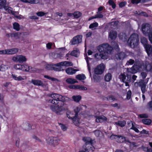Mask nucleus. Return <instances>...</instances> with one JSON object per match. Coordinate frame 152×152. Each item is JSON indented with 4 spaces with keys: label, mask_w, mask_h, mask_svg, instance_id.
<instances>
[{
    "label": "nucleus",
    "mask_w": 152,
    "mask_h": 152,
    "mask_svg": "<svg viewBox=\"0 0 152 152\" xmlns=\"http://www.w3.org/2000/svg\"><path fill=\"white\" fill-rule=\"evenodd\" d=\"M31 83L34 85L38 86H43L44 84L43 82L41 80H34L32 79L31 80Z\"/></svg>",
    "instance_id": "obj_13"
},
{
    "label": "nucleus",
    "mask_w": 152,
    "mask_h": 152,
    "mask_svg": "<svg viewBox=\"0 0 152 152\" xmlns=\"http://www.w3.org/2000/svg\"><path fill=\"white\" fill-rule=\"evenodd\" d=\"M66 82L69 84H74L75 83L77 82L75 79L72 78H67Z\"/></svg>",
    "instance_id": "obj_25"
},
{
    "label": "nucleus",
    "mask_w": 152,
    "mask_h": 152,
    "mask_svg": "<svg viewBox=\"0 0 152 152\" xmlns=\"http://www.w3.org/2000/svg\"><path fill=\"white\" fill-rule=\"evenodd\" d=\"M37 71L36 69L34 67H29V70L28 71L31 72H36Z\"/></svg>",
    "instance_id": "obj_53"
},
{
    "label": "nucleus",
    "mask_w": 152,
    "mask_h": 152,
    "mask_svg": "<svg viewBox=\"0 0 152 152\" xmlns=\"http://www.w3.org/2000/svg\"><path fill=\"white\" fill-rule=\"evenodd\" d=\"M105 66L103 64L98 65L94 69L95 73L97 75L102 74L104 72Z\"/></svg>",
    "instance_id": "obj_8"
},
{
    "label": "nucleus",
    "mask_w": 152,
    "mask_h": 152,
    "mask_svg": "<svg viewBox=\"0 0 152 152\" xmlns=\"http://www.w3.org/2000/svg\"><path fill=\"white\" fill-rule=\"evenodd\" d=\"M144 48L148 56H152V45H148Z\"/></svg>",
    "instance_id": "obj_14"
},
{
    "label": "nucleus",
    "mask_w": 152,
    "mask_h": 152,
    "mask_svg": "<svg viewBox=\"0 0 152 152\" xmlns=\"http://www.w3.org/2000/svg\"><path fill=\"white\" fill-rule=\"evenodd\" d=\"M104 99L105 100L106 99L107 100L111 102H112L115 100V98L114 96L112 95H109L107 97H105Z\"/></svg>",
    "instance_id": "obj_28"
},
{
    "label": "nucleus",
    "mask_w": 152,
    "mask_h": 152,
    "mask_svg": "<svg viewBox=\"0 0 152 152\" xmlns=\"http://www.w3.org/2000/svg\"><path fill=\"white\" fill-rule=\"evenodd\" d=\"M132 95L131 91L130 90H129L127 92L126 95V98L127 99H129L131 97Z\"/></svg>",
    "instance_id": "obj_49"
},
{
    "label": "nucleus",
    "mask_w": 152,
    "mask_h": 152,
    "mask_svg": "<svg viewBox=\"0 0 152 152\" xmlns=\"http://www.w3.org/2000/svg\"><path fill=\"white\" fill-rule=\"evenodd\" d=\"M117 35V33L116 31H111L109 34V37L112 40L115 39Z\"/></svg>",
    "instance_id": "obj_21"
},
{
    "label": "nucleus",
    "mask_w": 152,
    "mask_h": 152,
    "mask_svg": "<svg viewBox=\"0 0 152 152\" xmlns=\"http://www.w3.org/2000/svg\"><path fill=\"white\" fill-rule=\"evenodd\" d=\"M126 1L121 2L119 4V6L121 7H124L126 4Z\"/></svg>",
    "instance_id": "obj_51"
},
{
    "label": "nucleus",
    "mask_w": 152,
    "mask_h": 152,
    "mask_svg": "<svg viewBox=\"0 0 152 152\" xmlns=\"http://www.w3.org/2000/svg\"><path fill=\"white\" fill-rule=\"evenodd\" d=\"M27 58L26 57L22 55H18V62L20 63H22L26 62Z\"/></svg>",
    "instance_id": "obj_22"
},
{
    "label": "nucleus",
    "mask_w": 152,
    "mask_h": 152,
    "mask_svg": "<svg viewBox=\"0 0 152 152\" xmlns=\"http://www.w3.org/2000/svg\"><path fill=\"white\" fill-rule=\"evenodd\" d=\"M115 57L117 59L121 60L126 57V54L123 52H120L115 55Z\"/></svg>",
    "instance_id": "obj_16"
},
{
    "label": "nucleus",
    "mask_w": 152,
    "mask_h": 152,
    "mask_svg": "<svg viewBox=\"0 0 152 152\" xmlns=\"http://www.w3.org/2000/svg\"><path fill=\"white\" fill-rule=\"evenodd\" d=\"M22 65L16 64L14 66V68L16 69L21 70Z\"/></svg>",
    "instance_id": "obj_50"
},
{
    "label": "nucleus",
    "mask_w": 152,
    "mask_h": 152,
    "mask_svg": "<svg viewBox=\"0 0 152 152\" xmlns=\"http://www.w3.org/2000/svg\"><path fill=\"white\" fill-rule=\"evenodd\" d=\"M139 86L141 87V89L143 94L145 93L146 91V85L143 81L139 82Z\"/></svg>",
    "instance_id": "obj_19"
},
{
    "label": "nucleus",
    "mask_w": 152,
    "mask_h": 152,
    "mask_svg": "<svg viewBox=\"0 0 152 152\" xmlns=\"http://www.w3.org/2000/svg\"><path fill=\"white\" fill-rule=\"evenodd\" d=\"M148 65L146 64H144L143 62L138 61L135 62L132 67L128 69V72L132 74H134L141 69L142 67L145 69L146 70L147 68Z\"/></svg>",
    "instance_id": "obj_6"
},
{
    "label": "nucleus",
    "mask_w": 152,
    "mask_h": 152,
    "mask_svg": "<svg viewBox=\"0 0 152 152\" xmlns=\"http://www.w3.org/2000/svg\"><path fill=\"white\" fill-rule=\"evenodd\" d=\"M60 124L61 125V127L62 130L65 131L66 130L67 128L64 124L61 123Z\"/></svg>",
    "instance_id": "obj_56"
},
{
    "label": "nucleus",
    "mask_w": 152,
    "mask_h": 152,
    "mask_svg": "<svg viewBox=\"0 0 152 152\" xmlns=\"http://www.w3.org/2000/svg\"><path fill=\"white\" fill-rule=\"evenodd\" d=\"M112 75L110 73L107 74L104 76V80L106 82H109L112 78Z\"/></svg>",
    "instance_id": "obj_31"
},
{
    "label": "nucleus",
    "mask_w": 152,
    "mask_h": 152,
    "mask_svg": "<svg viewBox=\"0 0 152 152\" xmlns=\"http://www.w3.org/2000/svg\"><path fill=\"white\" fill-rule=\"evenodd\" d=\"M116 141L118 143H122L125 141L129 142V140L126 139V137L123 136L117 135Z\"/></svg>",
    "instance_id": "obj_12"
},
{
    "label": "nucleus",
    "mask_w": 152,
    "mask_h": 152,
    "mask_svg": "<svg viewBox=\"0 0 152 152\" xmlns=\"http://www.w3.org/2000/svg\"><path fill=\"white\" fill-rule=\"evenodd\" d=\"M57 137H50L46 139L47 143L49 145H52L53 147H55L57 146V142H55L54 143L53 142L55 141L57 142Z\"/></svg>",
    "instance_id": "obj_9"
},
{
    "label": "nucleus",
    "mask_w": 152,
    "mask_h": 152,
    "mask_svg": "<svg viewBox=\"0 0 152 152\" xmlns=\"http://www.w3.org/2000/svg\"><path fill=\"white\" fill-rule=\"evenodd\" d=\"M148 38L149 40L152 44V32H151L149 33Z\"/></svg>",
    "instance_id": "obj_54"
},
{
    "label": "nucleus",
    "mask_w": 152,
    "mask_h": 152,
    "mask_svg": "<svg viewBox=\"0 0 152 152\" xmlns=\"http://www.w3.org/2000/svg\"><path fill=\"white\" fill-rule=\"evenodd\" d=\"M81 14L80 12H76L74 13L73 15L75 18H78L81 16Z\"/></svg>",
    "instance_id": "obj_41"
},
{
    "label": "nucleus",
    "mask_w": 152,
    "mask_h": 152,
    "mask_svg": "<svg viewBox=\"0 0 152 152\" xmlns=\"http://www.w3.org/2000/svg\"><path fill=\"white\" fill-rule=\"evenodd\" d=\"M101 13L102 12H97V14L96 15V18H103V15Z\"/></svg>",
    "instance_id": "obj_47"
},
{
    "label": "nucleus",
    "mask_w": 152,
    "mask_h": 152,
    "mask_svg": "<svg viewBox=\"0 0 152 152\" xmlns=\"http://www.w3.org/2000/svg\"><path fill=\"white\" fill-rule=\"evenodd\" d=\"M141 42L143 45L144 48L149 45L148 43V41L145 37H143L141 38Z\"/></svg>",
    "instance_id": "obj_24"
},
{
    "label": "nucleus",
    "mask_w": 152,
    "mask_h": 152,
    "mask_svg": "<svg viewBox=\"0 0 152 152\" xmlns=\"http://www.w3.org/2000/svg\"><path fill=\"white\" fill-rule=\"evenodd\" d=\"M38 2L36 1V0H27L25 3H28L31 4L37 3Z\"/></svg>",
    "instance_id": "obj_44"
},
{
    "label": "nucleus",
    "mask_w": 152,
    "mask_h": 152,
    "mask_svg": "<svg viewBox=\"0 0 152 152\" xmlns=\"http://www.w3.org/2000/svg\"><path fill=\"white\" fill-rule=\"evenodd\" d=\"M76 78L80 80H84L86 78L85 75L83 74H78L76 76Z\"/></svg>",
    "instance_id": "obj_29"
},
{
    "label": "nucleus",
    "mask_w": 152,
    "mask_h": 152,
    "mask_svg": "<svg viewBox=\"0 0 152 152\" xmlns=\"http://www.w3.org/2000/svg\"><path fill=\"white\" fill-rule=\"evenodd\" d=\"M82 36L81 35H77L75 36L70 41L71 45H78L81 43L82 41Z\"/></svg>",
    "instance_id": "obj_7"
},
{
    "label": "nucleus",
    "mask_w": 152,
    "mask_h": 152,
    "mask_svg": "<svg viewBox=\"0 0 152 152\" xmlns=\"http://www.w3.org/2000/svg\"><path fill=\"white\" fill-rule=\"evenodd\" d=\"M8 37H9L10 36L11 37H14L16 38L18 37V32H15V33H10V34H7Z\"/></svg>",
    "instance_id": "obj_38"
},
{
    "label": "nucleus",
    "mask_w": 152,
    "mask_h": 152,
    "mask_svg": "<svg viewBox=\"0 0 152 152\" xmlns=\"http://www.w3.org/2000/svg\"><path fill=\"white\" fill-rule=\"evenodd\" d=\"M52 43L51 42H49L46 44V47L48 49H50L52 48Z\"/></svg>",
    "instance_id": "obj_58"
},
{
    "label": "nucleus",
    "mask_w": 152,
    "mask_h": 152,
    "mask_svg": "<svg viewBox=\"0 0 152 152\" xmlns=\"http://www.w3.org/2000/svg\"><path fill=\"white\" fill-rule=\"evenodd\" d=\"M117 135H115L114 134H112L110 136V138L111 139L113 140H115L116 141L117 138Z\"/></svg>",
    "instance_id": "obj_55"
},
{
    "label": "nucleus",
    "mask_w": 152,
    "mask_h": 152,
    "mask_svg": "<svg viewBox=\"0 0 152 152\" xmlns=\"http://www.w3.org/2000/svg\"><path fill=\"white\" fill-rule=\"evenodd\" d=\"M77 89L83 90H86L87 89L86 87L82 86L77 85Z\"/></svg>",
    "instance_id": "obj_46"
},
{
    "label": "nucleus",
    "mask_w": 152,
    "mask_h": 152,
    "mask_svg": "<svg viewBox=\"0 0 152 152\" xmlns=\"http://www.w3.org/2000/svg\"><path fill=\"white\" fill-rule=\"evenodd\" d=\"M12 78L16 80L20 81L23 80V78L20 76L17 77L15 75L12 74Z\"/></svg>",
    "instance_id": "obj_33"
},
{
    "label": "nucleus",
    "mask_w": 152,
    "mask_h": 152,
    "mask_svg": "<svg viewBox=\"0 0 152 152\" xmlns=\"http://www.w3.org/2000/svg\"><path fill=\"white\" fill-rule=\"evenodd\" d=\"M139 36L136 33L132 34L127 41L129 46L132 48H137L139 44Z\"/></svg>",
    "instance_id": "obj_5"
},
{
    "label": "nucleus",
    "mask_w": 152,
    "mask_h": 152,
    "mask_svg": "<svg viewBox=\"0 0 152 152\" xmlns=\"http://www.w3.org/2000/svg\"><path fill=\"white\" fill-rule=\"evenodd\" d=\"M146 26L145 24H142V32L143 34H145L147 33V31H146Z\"/></svg>",
    "instance_id": "obj_42"
},
{
    "label": "nucleus",
    "mask_w": 152,
    "mask_h": 152,
    "mask_svg": "<svg viewBox=\"0 0 152 152\" xmlns=\"http://www.w3.org/2000/svg\"><path fill=\"white\" fill-rule=\"evenodd\" d=\"M72 65L71 62L64 61L56 64L52 63L47 64L45 66V69L49 70L59 72L62 70L61 66H72Z\"/></svg>",
    "instance_id": "obj_3"
},
{
    "label": "nucleus",
    "mask_w": 152,
    "mask_h": 152,
    "mask_svg": "<svg viewBox=\"0 0 152 152\" xmlns=\"http://www.w3.org/2000/svg\"><path fill=\"white\" fill-rule=\"evenodd\" d=\"M127 79H126V76L124 73H121L119 76V78L123 82H125V81L130 82L131 81V77L130 76L127 75Z\"/></svg>",
    "instance_id": "obj_10"
},
{
    "label": "nucleus",
    "mask_w": 152,
    "mask_h": 152,
    "mask_svg": "<svg viewBox=\"0 0 152 152\" xmlns=\"http://www.w3.org/2000/svg\"><path fill=\"white\" fill-rule=\"evenodd\" d=\"M7 53L6 54H14L17 53L18 51V49L17 48H12L11 49H8L6 50Z\"/></svg>",
    "instance_id": "obj_17"
},
{
    "label": "nucleus",
    "mask_w": 152,
    "mask_h": 152,
    "mask_svg": "<svg viewBox=\"0 0 152 152\" xmlns=\"http://www.w3.org/2000/svg\"><path fill=\"white\" fill-rule=\"evenodd\" d=\"M99 53H96L94 55V58L97 59H106L108 57V54L111 53L112 48L110 45L105 43L99 45L97 48Z\"/></svg>",
    "instance_id": "obj_2"
},
{
    "label": "nucleus",
    "mask_w": 152,
    "mask_h": 152,
    "mask_svg": "<svg viewBox=\"0 0 152 152\" xmlns=\"http://www.w3.org/2000/svg\"><path fill=\"white\" fill-rule=\"evenodd\" d=\"M126 121L125 120L123 121H118V122H115V124L121 127H123L126 124Z\"/></svg>",
    "instance_id": "obj_27"
},
{
    "label": "nucleus",
    "mask_w": 152,
    "mask_h": 152,
    "mask_svg": "<svg viewBox=\"0 0 152 152\" xmlns=\"http://www.w3.org/2000/svg\"><path fill=\"white\" fill-rule=\"evenodd\" d=\"M141 74L142 78L143 79H145L147 75L146 73L143 72H142L141 73Z\"/></svg>",
    "instance_id": "obj_62"
},
{
    "label": "nucleus",
    "mask_w": 152,
    "mask_h": 152,
    "mask_svg": "<svg viewBox=\"0 0 152 152\" xmlns=\"http://www.w3.org/2000/svg\"><path fill=\"white\" fill-rule=\"evenodd\" d=\"M108 3L110 5L112 6V7L113 9L115 8L116 5L113 0H109L108 1Z\"/></svg>",
    "instance_id": "obj_37"
},
{
    "label": "nucleus",
    "mask_w": 152,
    "mask_h": 152,
    "mask_svg": "<svg viewBox=\"0 0 152 152\" xmlns=\"http://www.w3.org/2000/svg\"><path fill=\"white\" fill-rule=\"evenodd\" d=\"M12 60L14 62H18V55L16 57H13L12 58Z\"/></svg>",
    "instance_id": "obj_64"
},
{
    "label": "nucleus",
    "mask_w": 152,
    "mask_h": 152,
    "mask_svg": "<svg viewBox=\"0 0 152 152\" xmlns=\"http://www.w3.org/2000/svg\"><path fill=\"white\" fill-rule=\"evenodd\" d=\"M77 50H73L71 52L70 55L72 56L77 57Z\"/></svg>",
    "instance_id": "obj_45"
},
{
    "label": "nucleus",
    "mask_w": 152,
    "mask_h": 152,
    "mask_svg": "<svg viewBox=\"0 0 152 152\" xmlns=\"http://www.w3.org/2000/svg\"><path fill=\"white\" fill-rule=\"evenodd\" d=\"M81 96L80 95H74L72 96L73 100L77 102H79L81 99Z\"/></svg>",
    "instance_id": "obj_26"
},
{
    "label": "nucleus",
    "mask_w": 152,
    "mask_h": 152,
    "mask_svg": "<svg viewBox=\"0 0 152 152\" xmlns=\"http://www.w3.org/2000/svg\"><path fill=\"white\" fill-rule=\"evenodd\" d=\"M143 124L146 125H150L152 122L151 120L149 119L144 118L142 120Z\"/></svg>",
    "instance_id": "obj_30"
},
{
    "label": "nucleus",
    "mask_w": 152,
    "mask_h": 152,
    "mask_svg": "<svg viewBox=\"0 0 152 152\" xmlns=\"http://www.w3.org/2000/svg\"><path fill=\"white\" fill-rule=\"evenodd\" d=\"M6 66L3 64L0 65V71H4L5 70Z\"/></svg>",
    "instance_id": "obj_52"
},
{
    "label": "nucleus",
    "mask_w": 152,
    "mask_h": 152,
    "mask_svg": "<svg viewBox=\"0 0 152 152\" xmlns=\"http://www.w3.org/2000/svg\"><path fill=\"white\" fill-rule=\"evenodd\" d=\"M13 28L17 31H19L20 29L19 24L17 23H14L13 24Z\"/></svg>",
    "instance_id": "obj_34"
},
{
    "label": "nucleus",
    "mask_w": 152,
    "mask_h": 152,
    "mask_svg": "<svg viewBox=\"0 0 152 152\" xmlns=\"http://www.w3.org/2000/svg\"><path fill=\"white\" fill-rule=\"evenodd\" d=\"M22 67L21 70L23 71L28 72L29 70L30 66L27 64L22 65Z\"/></svg>",
    "instance_id": "obj_32"
},
{
    "label": "nucleus",
    "mask_w": 152,
    "mask_h": 152,
    "mask_svg": "<svg viewBox=\"0 0 152 152\" xmlns=\"http://www.w3.org/2000/svg\"><path fill=\"white\" fill-rule=\"evenodd\" d=\"M80 109L78 107H77L74 110V111H71L68 110L66 112L67 117L69 119L72 120L73 123L76 126L79 124V118L78 117V114L80 111Z\"/></svg>",
    "instance_id": "obj_4"
},
{
    "label": "nucleus",
    "mask_w": 152,
    "mask_h": 152,
    "mask_svg": "<svg viewBox=\"0 0 152 152\" xmlns=\"http://www.w3.org/2000/svg\"><path fill=\"white\" fill-rule=\"evenodd\" d=\"M134 63V60L130 59L127 61L126 63V64L128 65H132Z\"/></svg>",
    "instance_id": "obj_39"
},
{
    "label": "nucleus",
    "mask_w": 152,
    "mask_h": 152,
    "mask_svg": "<svg viewBox=\"0 0 152 152\" xmlns=\"http://www.w3.org/2000/svg\"><path fill=\"white\" fill-rule=\"evenodd\" d=\"M68 87L72 89H77V85H71L68 86Z\"/></svg>",
    "instance_id": "obj_61"
},
{
    "label": "nucleus",
    "mask_w": 152,
    "mask_h": 152,
    "mask_svg": "<svg viewBox=\"0 0 152 152\" xmlns=\"http://www.w3.org/2000/svg\"><path fill=\"white\" fill-rule=\"evenodd\" d=\"M107 118L104 116H99L98 117V118H97L96 121L98 123L102 122L104 121L107 120Z\"/></svg>",
    "instance_id": "obj_23"
},
{
    "label": "nucleus",
    "mask_w": 152,
    "mask_h": 152,
    "mask_svg": "<svg viewBox=\"0 0 152 152\" xmlns=\"http://www.w3.org/2000/svg\"><path fill=\"white\" fill-rule=\"evenodd\" d=\"M50 56L53 59H56V58H61L63 56V55L62 54L61 52L58 53H53L50 55Z\"/></svg>",
    "instance_id": "obj_15"
},
{
    "label": "nucleus",
    "mask_w": 152,
    "mask_h": 152,
    "mask_svg": "<svg viewBox=\"0 0 152 152\" xmlns=\"http://www.w3.org/2000/svg\"><path fill=\"white\" fill-rule=\"evenodd\" d=\"M111 45L112 49L114 48L116 50H119L120 48L118 43L115 41H112L111 43Z\"/></svg>",
    "instance_id": "obj_18"
},
{
    "label": "nucleus",
    "mask_w": 152,
    "mask_h": 152,
    "mask_svg": "<svg viewBox=\"0 0 152 152\" xmlns=\"http://www.w3.org/2000/svg\"><path fill=\"white\" fill-rule=\"evenodd\" d=\"M147 105L149 108L152 110V100L150 101L148 103Z\"/></svg>",
    "instance_id": "obj_60"
},
{
    "label": "nucleus",
    "mask_w": 152,
    "mask_h": 152,
    "mask_svg": "<svg viewBox=\"0 0 152 152\" xmlns=\"http://www.w3.org/2000/svg\"><path fill=\"white\" fill-rule=\"evenodd\" d=\"M44 77L46 78L51 80V81H55L57 80L56 78L50 77L48 75H44Z\"/></svg>",
    "instance_id": "obj_40"
},
{
    "label": "nucleus",
    "mask_w": 152,
    "mask_h": 152,
    "mask_svg": "<svg viewBox=\"0 0 152 152\" xmlns=\"http://www.w3.org/2000/svg\"><path fill=\"white\" fill-rule=\"evenodd\" d=\"M50 96L53 99H49V102L53 104L50 106V109L57 113L63 111L65 97L55 93L51 94Z\"/></svg>",
    "instance_id": "obj_1"
},
{
    "label": "nucleus",
    "mask_w": 152,
    "mask_h": 152,
    "mask_svg": "<svg viewBox=\"0 0 152 152\" xmlns=\"http://www.w3.org/2000/svg\"><path fill=\"white\" fill-rule=\"evenodd\" d=\"M98 26V23L96 22H95L91 24L89 26V28L90 29H92L94 28L97 27Z\"/></svg>",
    "instance_id": "obj_35"
},
{
    "label": "nucleus",
    "mask_w": 152,
    "mask_h": 152,
    "mask_svg": "<svg viewBox=\"0 0 152 152\" xmlns=\"http://www.w3.org/2000/svg\"><path fill=\"white\" fill-rule=\"evenodd\" d=\"M66 72L68 75H73L75 74L77 70L71 67H69L65 70Z\"/></svg>",
    "instance_id": "obj_20"
},
{
    "label": "nucleus",
    "mask_w": 152,
    "mask_h": 152,
    "mask_svg": "<svg viewBox=\"0 0 152 152\" xmlns=\"http://www.w3.org/2000/svg\"><path fill=\"white\" fill-rule=\"evenodd\" d=\"M140 0H131V3L133 4H137L140 3Z\"/></svg>",
    "instance_id": "obj_57"
},
{
    "label": "nucleus",
    "mask_w": 152,
    "mask_h": 152,
    "mask_svg": "<svg viewBox=\"0 0 152 152\" xmlns=\"http://www.w3.org/2000/svg\"><path fill=\"white\" fill-rule=\"evenodd\" d=\"M140 118H147L148 117V115L146 114H141L139 115Z\"/></svg>",
    "instance_id": "obj_59"
},
{
    "label": "nucleus",
    "mask_w": 152,
    "mask_h": 152,
    "mask_svg": "<svg viewBox=\"0 0 152 152\" xmlns=\"http://www.w3.org/2000/svg\"><path fill=\"white\" fill-rule=\"evenodd\" d=\"M6 0H4L3 3V2L2 3V4H1V5L0 6V9H2L3 8L4 10L8 12V13H12V11L10 9V8L12 9V8L8 6H6Z\"/></svg>",
    "instance_id": "obj_11"
},
{
    "label": "nucleus",
    "mask_w": 152,
    "mask_h": 152,
    "mask_svg": "<svg viewBox=\"0 0 152 152\" xmlns=\"http://www.w3.org/2000/svg\"><path fill=\"white\" fill-rule=\"evenodd\" d=\"M130 129L134 130L135 132L137 133H139V130L136 127H135L133 123H132V127L130 128Z\"/></svg>",
    "instance_id": "obj_43"
},
{
    "label": "nucleus",
    "mask_w": 152,
    "mask_h": 152,
    "mask_svg": "<svg viewBox=\"0 0 152 152\" xmlns=\"http://www.w3.org/2000/svg\"><path fill=\"white\" fill-rule=\"evenodd\" d=\"M26 125L28 126V128L26 129H25V130H30L32 129V128L31 127V125L29 124H26Z\"/></svg>",
    "instance_id": "obj_63"
},
{
    "label": "nucleus",
    "mask_w": 152,
    "mask_h": 152,
    "mask_svg": "<svg viewBox=\"0 0 152 152\" xmlns=\"http://www.w3.org/2000/svg\"><path fill=\"white\" fill-rule=\"evenodd\" d=\"M46 14V13L44 12L41 11L37 12L36 13V14L39 17H42L44 16L45 15V14Z\"/></svg>",
    "instance_id": "obj_48"
},
{
    "label": "nucleus",
    "mask_w": 152,
    "mask_h": 152,
    "mask_svg": "<svg viewBox=\"0 0 152 152\" xmlns=\"http://www.w3.org/2000/svg\"><path fill=\"white\" fill-rule=\"evenodd\" d=\"M93 78L95 82L99 83L100 81V76L94 75L93 76Z\"/></svg>",
    "instance_id": "obj_36"
}]
</instances>
